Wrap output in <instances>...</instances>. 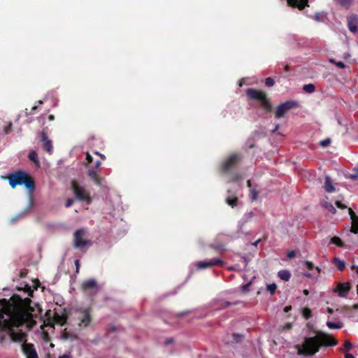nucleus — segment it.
<instances>
[{
  "mask_svg": "<svg viewBox=\"0 0 358 358\" xmlns=\"http://www.w3.org/2000/svg\"><path fill=\"white\" fill-rule=\"evenodd\" d=\"M248 96L252 99H257L261 101L262 107L270 110L271 109V105L266 99V95L264 92L259 90L248 89Z\"/></svg>",
  "mask_w": 358,
  "mask_h": 358,
  "instance_id": "7",
  "label": "nucleus"
},
{
  "mask_svg": "<svg viewBox=\"0 0 358 358\" xmlns=\"http://www.w3.org/2000/svg\"><path fill=\"white\" fill-rule=\"evenodd\" d=\"M265 84L267 87H272L274 85V80L271 78H267L265 80Z\"/></svg>",
  "mask_w": 358,
  "mask_h": 358,
  "instance_id": "36",
  "label": "nucleus"
},
{
  "mask_svg": "<svg viewBox=\"0 0 358 358\" xmlns=\"http://www.w3.org/2000/svg\"><path fill=\"white\" fill-rule=\"evenodd\" d=\"M88 176L94 182L96 185H101V178H100L94 169H89Z\"/></svg>",
  "mask_w": 358,
  "mask_h": 358,
  "instance_id": "18",
  "label": "nucleus"
},
{
  "mask_svg": "<svg viewBox=\"0 0 358 358\" xmlns=\"http://www.w3.org/2000/svg\"><path fill=\"white\" fill-rule=\"evenodd\" d=\"M336 205L338 208L341 209H345L347 208V206L345 204L342 203L341 201H336Z\"/></svg>",
  "mask_w": 358,
  "mask_h": 358,
  "instance_id": "43",
  "label": "nucleus"
},
{
  "mask_svg": "<svg viewBox=\"0 0 358 358\" xmlns=\"http://www.w3.org/2000/svg\"><path fill=\"white\" fill-rule=\"evenodd\" d=\"M320 273V268L319 267H315V271L313 273L306 274V275L308 276V277H313L315 275L318 276Z\"/></svg>",
  "mask_w": 358,
  "mask_h": 358,
  "instance_id": "35",
  "label": "nucleus"
},
{
  "mask_svg": "<svg viewBox=\"0 0 358 358\" xmlns=\"http://www.w3.org/2000/svg\"><path fill=\"white\" fill-rule=\"evenodd\" d=\"M85 231L83 229L76 230L73 234V246L76 248L81 249L92 245V241L84 238Z\"/></svg>",
  "mask_w": 358,
  "mask_h": 358,
  "instance_id": "6",
  "label": "nucleus"
},
{
  "mask_svg": "<svg viewBox=\"0 0 358 358\" xmlns=\"http://www.w3.org/2000/svg\"><path fill=\"white\" fill-rule=\"evenodd\" d=\"M233 304L234 305L241 304L243 306H244V303L243 302L236 301L234 303H231V302H229V301H224V302H222L220 303V306L217 308L216 309L217 310L224 309V308H227L229 307L230 306H231Z\"/></svg>",
  "mask_w": 358,
  "mask_h": 358,
  "instance_id": "21",
  "label": "nucleus"
},
{
  "mask_svg": "<svg viewBox=\"0 0 358 358\" xmlns=\"http://www.w3.org/2000/svg\"><path fill=\"white\" fill-rule=\"evenodd\" d=\"M243 156L239 154L230 155L220 165V173L222 175L231 176V180H238L240 176L236 172Z\"/></svg>",
  "mask_w": 358,
  "mask_h": 358,
  "instance_id": "4",
  "label": "nucleus"
},
{
  "mask_svg": "<svg viewBox=\"0 0 358 358\" xmlns=\"http://www.w3.org/2000/svg\"><path fill=\"white\" fill-rule=\"evenodd\" d=\"M49 119H50V120H52L54 119V116H53L52 115H50L49 116Z\"/></svg>",
  "mask_w": 358,
  "mask_h": 358,
  "instance_id": "63",
  "label": "nucleus"
},
{
  "mask_svg": "<svg viewBox=\"0 0 358 358\" xmlns=\"http://www.w3.org/2000/svg\"><path fill=\"white\" fill-rule=\"evenodd\" d=\"M58 358H71V355L70 354H65L59 356Z\"/></svg>",
  "mask_w": 358,
  "mask_h": 358,
  "instance_id": "51",
  "label": "nucleus"
},
{
  "mask_svg": "<svg viewBox=\"0 0 358 358\" xmlns=\"http://www.w3.org/2000/svg\"><path fill=\"white\" fill-rule=\"evenodd\" d=\"M302 314L306 319H308L311 317V310L308 308H305L303 309Z\"/></svg>",
  "mask_w": 358,
  "mask_h": 358,
  "instance_id": "32",
  "label": "nucleus"
},
{
  "mask_svg": "<svg viewBox=\"0 0 358 358\" xmlns=\"http://www.w3.org/2000/svg\"><path fill=\"white\" fill-rule=\"evenodd\" d=\"M304 264H305V265H306V266L307 269H308V270H310V271L313 270V268H314V265H313V264L311 262H308V261H307V262H304Z\"/></svg>",
  "mask_w": 358,
  "mask_h": 358,
  "instance_id": "39",
  "label": "nucleus"
},
{
  "mask_svg": "<svg viewBox=\"0 0 358 358\" xmlns=\"http://www.w3.org/2000/svg\"><path fill=\"white\" fill-rule=\"evenodd\" d=\"M80 311L82 313L83 316L79 318L80 322L78 323V325L80 327L86 328L90 324L92 320V317L91 315L92 308L88 307L83 309H80Z\"/></svg>",
  "mask_w": 358,
  "mask_h": 358,
  "instance_id": "9",
  "label": "nucleus"
},
{
  "mask_svg": "<svg viewBox=\"0 0 358 358\" xmlns=\"http://www.w3.org/2000/svg\"><path fill=\"white\" fill-rule=\"evenodd\" d=\"M292 327V323H286L285 324H284L282 327V331H287V330H289L291 329Z\"/></svg>",
  "mask_w": 358,
  "mask_h": 358,
  "instance_id": "40",
  "label": "nucleus"
},
{
  "mask_svg": "<svg viewBox=\"0 0 358 358\" xmlns=\"http://www.w3.org/2000/svg\"><path fill=\"white\" fill-rule=\"evenodd\" d=\"M0 343L3 346L5 345V338L1 334H0Z\"/></svg>",
  "mask_w": 358,
  "mask_h": 358,
  "instance_id": "49",
  "label": "nucleus"
},
{
  "mask_svg": "<svg viewBox=\"0 0 358 358\" xmlns=\"http://www.w3.org/2000/svg\"><path fill=\"white\" fill-rule=\"evenodd\" d=\"M331 243L336 245L338 247H343V244L340 238L334 236L331 239Z\"/></svg>",
  "mask_w": 358,
  "mask_h": 358,
  "instance_id": "30",
  "label": "nucleus"
},
{
  "mask_svg": "<svg viewBox=\"0 0 358 358\" xmlns=\"http://www.w3.org/2000/svg\"><path fill=\"white\" fill-rule=\"evenodd\" d=\"M345 358H355V357L354 355H352L351 354L345 353Z\"/></svg>",
  "mask_w": 358,
  "mask_h": 358,
  "instance_id": "54",
  "label": "nucleus"
},
{
  "mask_svg": "<svg viewBox=\"0 0 358 358\" xmlns=\"http://www.w3.org/2000/svg\"><path fill=\"white\" fill-rule=\"evenodd\" d=\"M334 262L339 271H343L344 269L345 264L343 261L339 259L338 258H335Z\"/></svg>",
  "mask_w": 358,
  "mask_h": 358,
  "instance_id": "29",
  "label": "nucleus"
},
{
  "mask_svg": "<svg viewBox=\"0 0 358 358\" xmlns=\"http://www.w3.org/2000/svg\"><path fill=\"white\" fill-rule=\"evenodd\" d=\"M245 84V78H242L238 83V86L242 87Z\"/></svg>",
  "mask_w": 358,
  "mask_h": 358,
  "instance_id": "50",
  "label": "nucleus"
},
{
  "mask_svg": "<svg viewBox=\"0 0 358 358\" xmlns=\"http://www.w3.org/2000/svg\"><path fill=\"white\" fill-rule=\"evenodd\" d=\"M351 289L349 282H336L335 287L332 289L334 293H336L340 297H345Z\"/></svg>",
  "mask_w": 358,
  "mask_h": 358,
  "instance_id": "10",
  "label": "nucleus"
},
{
  "mask_svg": "<svg viewBox=\"0 0 358 358\" xmlns=\"http://www.w3.org/2000/svg\"><path fill=\"white\" fill-rule=\"evenodd\" d=\"M324 187L325 191L329 193L335 191L334 186L329 176L325 177Z\"/></svg>",
  "mask_w": 358,
  "mask_h": 358,
  "instance_id": "19",
  "label": "nucleus"
},
{
  "mask_svg": "<svg viewBox=\"0 0 358 358\" xmlns=\"http://www.w3.org/2000/svg\"><path fill=\"white\" fill-rule=\"evenodd\" d=\"M327 326L329 329H341L343 327V324L341 322H335L327 321Z\"/></svg>",
  "mask_w": 358,
  "mask_h": 358,
  "instance_id": "24",
  "label": "nucleus"
},
{
  "mask_svg": "<svg viewBox=\"0 0 358 358\" xmlns=\"http://www.w3.org/2000/svg\"><path fill=\"white\" fill-rule=\"evenodd\" d=\"M11 129H12V124L9 123V124L7 125L6 127H5V128H4L5 133L8 134L11 131Z\"/></svg>",
  "mask_w": 358,
  "mask_h": 358,
  "instance_id": "46",
  "label": "nucleus"
},
{
  "mask_svg": "<svg viewBox=\"0 0 358 358\" xmlns=\"http://www.w3.org/2000/svg\"><path fill=\"white\" fill-rule=\"evenodd\" d=\"M225 201L229 206L234 208L237 205L238 198L236 196H229L225 199Z\"/></svg>",
  "mask_w": 358,
  "mask_h": 358,
  "instance_id": "22",
  "label": "nucleus"
},
{
  "mask_svg": "<svg viewBox=\"0 0 358 358\" xmlns=\"http://www.w3.org/2000/svg\"><path fill=\"white\" fill-rule=\"evenodd\" d=\"M338 4L345 8H349L354 3V0H334Z\"/></svg>",
  "mask_w": 358,
  "mask_h": 358,
  "instance_id": "23",
  "label": "nucleus"
},
{
  "mask_svg": "<svg viewBox=\"0 0 358 358\" xmlns=\"http://www.w3.org/2000/svg\"><path fill=\"white\" fill-rule=\"evenodd\" d=\"M22 350L27 358H38L34 345L32 343H23Z\"/></svg>",
  "mask_w": 358,
  "mask_h": 358,
  "instance_id": "12",
  "label": "nucleus"
},
{
  "mask_svg": "<svg viewBox=\"0 0 358 358\" xmlns=\"http://www.w3.org/2000/svg\"><path fill=\"white\" fill-rule=\"evenodd\" d=\"M86 160L88 164H92V162H93V157L89 152H87Z\"/></svg>",
  "mask_w": 358,
  "mask_h": 358,
  "instance_id": "42",
  "label": "nucleus"
},
{
  "mask_svg": "<svg viewBox=\"0 0 358 358\" xmlns=\"http://www.w3.org/2000/svg\"><path fill=\"white\" fill-rule=\"evenodd\" d=\"M55 320L57 321V322H59V323H61L62 324L66 322V319L62 318V317H60V316H59V315H57V314L55 316Z\"/></svg>",
  "mask_w": 358,
  "mask_h": 358,
  "instance_id": "38",
  "label": "nucleus"
},
{
  "mask_svg": "<svg viewBox=\"0 0 358 358\" xmlns=\"http://www.w3.org/2000/svg\"><path fill=\"white\" fill-rule=\"evenodd\" d=\"M95 154H96V155H99V156L102 159H106V157H105L103 155L100 154V153H99V152H95Z\"/></svg>",
  "mask_w": 358,
  "mask_h": 358,
  "instance_id": "56",
  "label": "nucleus"
},
{
  "mask_svg": "<svg viewBox=\"0 0 358 358\" xmlns=\"http://www.w3.org/2000/svg\"><path fill=\"white\" fill-rule=\"evenodd\" d=\"M348 26L350 31L355 33L358 30V16L356 14H351L348 16Z\"/></svg>",
  "mask_w": 358,
  "mask_h": 358,
  "instance_id": "13",
  "label": "nucleus"
},
{
  "mask_svg": "<svg viewBox=\"0 0 358 358\" xmlns=\"http://www.w3.org/2000/svg\"><path fill=\"white\" fill-rule=\"evenodd\" d=\"M295 255L296 254H295L294 251H289V252H287V256L288 258L292 259V258L295 257Z\"/></svg>",
  "mask_w": 358,
  "mask_h": 358,
  "instance_id": "47",
  "label": "nucleus"
},
{
  "mask_svg": "<svg viewBox=\"0 0 358 358\" xmlns=\"http://www.w3.org/2000/svg\"><path fill=\"white\" fill-rule=\"evenodd\" d=\"M5 178H7L9 185L12 188H15L17 185H24L29 192L31 194L35 190V182L33 178L25 171H17L8 174Z\"/></svg>",
  "mask_w": 358,
  "mask_h": 358,
  "instance_id": "3",
  "label": "nucleus"
},
{
  "mask_svg": "<svg viewBox=\"0 0 358 358\" xmlns=\"http://www.w3.org/2000/svg\"><path fill=\"white\" fill-rule=\"evenodd\" d=\"M71 189L73 192L75 198L80 201H85L87 204L92 202V198L90 192L82 185L78 184L76 181L73 180L71 182Z\"/></svg>",
  "mask_w": 358,
  "mask_h": 358,
  "instance_id": "5",
  "label": "nucleus"
},
{
  "mask_svg": "<svg viewBox=\"0 0 358 358\" xmlns=\"http://www.w3.org/2000/svg\"><path fill=\"white\" fill-rule=\"evenodd\" d=\"M336 344V340L331 335L319 331L314 336L306 338L302 345H298L296 348L300 355L312 356L317 353L322 346H335Z\"/></svg>",
  "mask_w": 358,
  "mask_h": 358,
  "instance_id": "2",
  "label": "nucleus"
},
{
  "mask_svg": "<svg viewBox=\"0 0 358 358\" xmlns=\"http://www.w3.org/2000/svg\"><path fill=\"white\" fill-rule=\"evenodd\" d=\"M287 3L291 6L297 7L302 10L307 6L308 0H287Z\"/></svg>",
  "mask_w": 358,
  "mask_h": 358,
  "instance_id": "17",
  "label": "nucleus"
},
{
  "mask_svg": "<svg viewBox=\"0 0 358 358\" xmlns=\"http://www.w3.org/2000/svg\"><path fill=\"white\" fill-rule=\"evenodd\" d=\"M330 143H331L330 139L327 138V139H324V140L320 141V145L322 147H327L330 144Z\"/></svg>",
  "mask_w": 358,
  "mask_h": 358,
  "instance_id": "37",
  "label": "nucleus"
},
{
  "mask_svg": "<svg viewBox=\"0 0 358 358\" xmlns=\"http://www.w3.org/2000/svg\"><path fill=\"white\" fill-rule=\"evenodd\" d=\"M350 178H351L352 180H356L358 178V169L355 170V173L350 174Z\"/></svg>",
  "mask_w": 358,
  "mask_h": 358,
  "instance_id": "44",
  "label": "nucleus"
},
{
  "mask_svg": "<svg viewBox=\"0 0 358 358\" xmlns=\"http://www.w3.org/2000/svg\"><path fill=\"white\" fill-rule=\"evenodd\" d=\"M28 157L31 162H33L35 164L38 165L39 162L38 159V155L36 151H31L29 152Z\"/></svg>",
  "mask_w": 358,
  "mask_h": 358,
  "instance_id": "26",
  "label": "nucleus"
},
{
  "mask_svg": "<svg viewBox=\"0 0 358 358\" xmlns=\"http://www.w3.org/2000/svg\"><path fill=\"white\" fill-rule=\"evenodd\" d=\"M277 289V285L275 283L268 284L266 286V289L268 292L271 293V294H273Z\"/></svg>",
  "mask_w": 358,
  "mask_h": 358,
  "instance_id": "31",
  "label": "nucleus"
},
{
  "mask_svg": "<svg viewBox=\"0 0 358 358\" xmlns=\"http://www.w3.org/2000/svg\"><path fill=\"white\" fill-rule=\"evenodd\" d=\"M303 90L307 93H313L315 91V87L313 84H306L303 86Z\"/></svg>",
  "mask_w": 358,
  "mask_h": 358,
  "instance_id": "28",
  "label": "nucleus"
},
{
  "mask_svg": "<svg viewBox=\"0 0 358 358\" xmlns=\"http://www.w3.org/2000/svg\"><path fill=\"white\" fill-rule=\"evenodd\" d=\"M73 200L71 199H69L66 201L65 206L66 208H69V207L73 205Z\"/></svg>",
  "mask_w": 358,
  "mask_h": 358,
  "instance_id": "45",
  "label": "nucleus"
},
{
  "mask_svg": "<svg viewBox=\"0 0 358 358\" xmlns=\"http://www.w3.org/2000/svg\"><path fill=\"white\" fill-rule=\"evenodd\" d=\"M241 289L243 292H246V283H243L241 285Z\"/></svg>",
  "mask_w": 358,
  "mask_h": 358,
  "instance_id": "53",
  "label": "nucleus"
},
{
  "mask_svg": "<svg viewBox=\"0 0 358 358\" xmlns=\"http://www.w3.org/2000/svg\"><path fill=\"white\" fill-rule=\"evenodd\" d=\"M261 241V239H258L256 241H255L254 243H252L250 246L249 248L248 247V249H249L251 252V253H252V256H255V254L257 253V244Z\"/></svg>",
  "mask_w": 358,
  "mask_h": 358,
  "instance_id": "27",
  "label": "nucleus"
},
{
  "mask_svg": "<svg viewBox=\"0 0 358 358\" xmlns=\"http://www.w3.org/2000/svg\"><path fill=\"white\" fill-rule=\"evenodd\" d=\"M348 212L352 220L351 231L357 234L358 232V217L351 208H348Z\"/></svg>",
  "mask_w": 358,
  "mask_h": 358,
  "instance_id": "16",
  "label": "nucleus"
},
{
  "mask_svg": "<svg viewBox=\"0 0 358 358\" xmlns=\"http://www.w3.org/2000/svg\"><path fill=\"white\" fill-rule=\"evenodd\" d=\"M83 291L94 290L96 292L99 290V286L94 279H89L82 283Z\"/></svg>",
  "mask_w": 358,
  "mask_h": 358,
  "instance_id": "15",
  "label": "nucleus"
},
{
  "mask_svg": "<svg viewBox=\"0 0 358 358\" xmlns=\"http://www.w3.org/2000/svg\"><path fill=\"white\" fill-rule=\"evenodd\" d=\"M355 271H356L357 274H358V266H357V267L355 268Z\"/></svg>",
  "mask_w": 358,
  "mask_h": 358,
  "instance_id": "64",
  "label": "nucleus"
},
{
  "mask_svg": "<svg viewBox=\"0 0 358 358\" xmlns=\"http://www.w3.org/2000/svg\"><path fill=\"white\" fill-rule=\"evenodd\" d=\"M352 348V345L350 341H345L344 343V348L341 349L342 352L350 350Z\"/></svg>",
  "mask_w": 358,
  "mask_h": 358,
  "instance_id": "33",
  "label": "nucleus"
},
{
  "mask_svg": "<svg viewBox=\"0 0 358 358\" xmlns=\"http://www.w3.org/2000/svg\"><path fill=\"white\" fill-rule=\"evenodd\" d=\"M278 276L282 280L288 281L291 278V273L287 270H281L278 271Z\"/></svg>",
  "mask_w": 358,
  "mask_h": 358,
  "instance_id": "20",
  "label": "nucleus"
},
{
  "mask_svg": "<svg viewBox=\"0 0 358 358\" xmlns=\"http://www.w3.org/2000/svg\"><path fill=\"white\" fill-rule=\"evenodd\" d=\"M285 71L288 72L289 71V68L288 65H285L284 67Z\"/></svg>",
  "mask_w": 358,
  "mask_h": 358,
  "instance_id": "59",
  "label": "nucleus"
},
{
  "mask_svg": "<svg viewBox=\"0 0 358 358\" xmlns=\"http://www.w3.org/2000/svg\"><path fill=\"white\" fill-rule=\"evenodd\" d=\"M258 192L255 189H252L250 192V198L252 201H255L257 199Z\"/></svg>",
  "mask_w": 358,
  "mask_h": 358,
  "instance_id": "34",
  "label": "nucleus"
},
{
  "mask_svg": "<svg viewBox=\"0 0 358 358\" xmlns=\"http://www.w3.org/2000/svg\"><path fill=\"white\" fill-rule=\"evenodd\" d=\"M223 261L220 259H213L208 262L202 261L197 264L198 268L203 269L210 268L214 266L222 265Z\"/></svg>",
  "mask_w": 358,
  "mask_h": 358,
  "instance_id": "14",
  "label": "nucleus"
},
{
  "mask_svg": "<svg viewBox=\"0 0 358 358\" xmlns=\"http://www.w3.org/2000/svg\"><path fill=\"white\" fill-rule=\"evenodd\" d=\"M327 313H329V314H332L334 313V310H333V309H331L330 308H327Z\"/></svg>",
  "mask_w": 358,
  "mask_h": 358,
  "instance_id": "58",
  "label": "nucleus"
},
{
  "mask_svg": "<svg viewBox=\"0 0 358 358\" xmlns=\"http://www.w3.org/2000/svg\"><path fill=\"white\" fill-rule=\"evenodd\" d=\"M101 164V162L100 160H96L94 164L92 165V167L94 169H99L100 166Z\"/></svg>",
  "mask_w": 358,
  "mask_h": 358,
  "instance_id": "41",
  "label": "nucleus"
},
{
  "mask_svg": "<svg viewBox=\"0 0 358 358\" xmlns=\"http://www.w3.org/2000/svg\"><path fill=\"white\" fill-rule=\"evenodd\" d=\"M62 337L64 338V339H67L69 338V334L66 333V332H64L63 334H62Z\"/></svg>",
  "mask_w": 358,
  "mask_h": 358,
  "instance_id": "55",
  "label": "nucleus"
},
{
  "mask_svg": "<svg viewBox=\"0 0 358 358\" xmlns=\"http://www.w3.org/2000/svg\"><path fill=\"white\" fill-rule=\"evenodd\" d=\"M172 343V339H169L165 341V344L168 345L169 343Z\"/></svg>",
  "mask_w": 358,
  "mask_h": 358,
  "instance_id": "60",
  "label": "nucleus"
},
{
  "mask_svg": "<svg viewBox=\"0 0 358 358\" xmlns=\"http://www.w3.org/2000/svg\"><path fill=\"white\" fill-rule=\"evenodd\" d=\"M75 264H76L77 271H78L79 269V260H78V259L76 260Z\"/></svg>",
  "mask_w": 358,
  "mask_h": 358,
  "instance_id": "57",
  "label": "nucleus"
},
{
  "mask_svg": "<svg viewBox=\"0 0 358 358\" xmlns=\"http://www.w3.org/2000/svg\"><path fill=\"white\" fill-rule=\"evenodd\" d=\"M40 141L42 142L43 150L51 155L53 152L52 142L48 138V133L45 129L40 134Z\"/></svg>",
  "mask_w": 358,
  "mask_h": 358,
  "instance_id": "11",
  "label": "nucleus"
},
{
  "mask_svg": "<svg viewBox=\"0 0 358 358\" xmlns=\"http://www.w3.org/2000/svg\"><path fill=\"white\" fill-rule=\"evenodd\" d=\"M292 309L291 306H287L284 308V312L288 313Z\"/></svg>",
  "mask_w": 358,
  "mask_h": 358,
  "instance_id": "52",
  "label": "nucleus"
},
{
  "mask_svg": "<svg viewBox=\"0 0 358 358\" xmlns=\"http://www.w3.org/2000/svg\"><path fill=\"white\" fill-rule=\"evenodd\" d=\"M303 294H304L305 295H306V296H307V295H308V294H309L308 290V289H304V290H303Z\"/></svg>",
  "mask_w": 358,
  "mask_h": 358,
  "instance_id": "61",
  "label": "nucleus"
},
{
  "mask_svg": "<svg viewBox=\"0 0 358 358\" xmlns=\"http://www.w3.org/2000/svg\"><path fill=\"white\" fill-rule=\"evenodd\" d=\"M299 103L294 100H289L280 104L275 110V117H282L289 110L299 107Z\"/></svg>",
  "mask_w": 358,
  "mask_h": 358,
  "instance_id": "8",
  "label": "nucleus"
},
{
  "mask_svg": "<svg viewBox=\"0 0 358 358\" xmlns=\"http://www.w3.org/2000/svg\"><path fill=\"white\" fill-rule=\"evenodd\" d=\"M278 128H279V124H276L273 132H275V131H277L278 129Z\"/></svg>",
  "mask_w": 358,
  "mask_h": 358,
  "instance_id": "62",
  "label": "nucleus"
},
{
  "mask_svg": "<svg viewBox=\"0 0 358 358\" xmlns=\"http://www.w3.org/2000/svg\"><path fill=\"white\" fill-rule=\"evenodd\" d=\"M335 64L339 68V69H344L345 64L342 62H335Z\"/></svg>",
  "mask_w": 358,
  "mask_h": 358,
  "instance_id": "48",
  "label": "nucleus"
},
{
  "mask_svg": "<svg viewBox=\"0 0 358 358\" xmlns=\"http://www.w3.org/2000/svg\"><path fill=\"white\" fill-rule=\"evenodd\" d=\"M231 337L232 340L231 342L232 343H238L242 342L244 340V336L243 334H233Z\"/></svg>",
  "mask_w": 358,
  "mask_h": 358,
  "instance_id": "25",
  "label": "nucleus"
},
{
  "mask_svg": "<svg viewBox=\"0 0 358 358\" xmlns=\"http://www.w3.org/2000/svg\"><path fill=\"white\" fill-rule=\"evenodd\" d=\"M31 299H22L14 294L9 301L0 299V329L6 331L13 342L25 340L26 334L22 330L15 331L25 323L32 321L34 309L31 307Z\"/></svg>",
  "mask_w": 358,
  "mask_h": 358,
  "instance_id": "1",
  "label": "nucleus"
}]
</instances>
